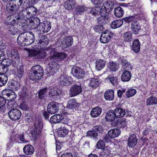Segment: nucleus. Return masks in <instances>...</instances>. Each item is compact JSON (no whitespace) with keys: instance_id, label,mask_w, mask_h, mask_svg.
Listing matches in <instances>:
<instances>
[{"instance_id":"obj_14","label":"nucleus","mask_w":157,"mask_h":157,"mask_svg":"<svg viewBox=\"0 0 157 157\" xmlns=\"http://www.w3.org/2000/svg\"><path fill=\"white\" fill-rule=\"evenodd\" d=\"M8 115L11 119L16 121L20 119L21 113L19 109H12L8 112Z\"/></svg>"},{"instance_id":"obj_44","label":"nucleus","mask_w":157,"mask_h":157,"mask_svg":"<svg viewBox=\"0 0 157 157\" xmlns=\"http://www.w3.org/2000/svg\"><path fill=\"white\" fill-rule=\"evenodd\" d=\"M20 98L23 100L27 98L28 96V92L27 88L26 87H23L21 91L19 93Z\"/></svg>"},{"instance_id":"obj_60","label":"nucleus","mask_w":157,"mask_h":157,"mask_svg":"<svg viewBox=\"0 0 157 157\" xmlns=\"http://www.w3.org/2000/svg\"><path fill=\"white\" fill-rule=\"evenodd\" d=\"M29 9L28 10L30 11L31 13V14L33 15H35L37 12V9L33 6H31L28 7Z\"/></svg>"},{"instance_id":"obj_16","label":"nucleus","mask_w":157,"mask_h":157,"mask_svg":"<svg viewBox=\"0 0 157 157\" xmlns=\"http://www.w3.org/2000/svg\"><path fill=\"white\" fill-rule=\"evenodd\" d=\"M89 13L94 16L104 15L105 14V10H103V7L94 6L92 8Z\"/></svg>"},{"instance_id":"obj_34","label":"nucleus","mask_w":157,"mask_h":157,"mask_svg":"<svg viewBox=\"0 0 157 157\" xmlns=\"http://www.w3.org/2000/svg\"><path fill=\"white\" fill-rule=\"evenodd\" d=\"M69 131L65 127L61 126L58 128L57 135L59 137H64L68 133Z\"/></svg>"},{"instance_id":"obj_8","label":"nucleus","mask_w":157,"mask_h":157,"mask_svg":"<svg viewBox=\"0 0 157 157\" xmlns=\"http://www.w3.org/2000/svg\"><path fill=\"white\" fill-rule=\"evenodd\" d=\"M82 86L80 83L75 84L71 86L69 91L71 97H74L80 94L82 91Z\"/></svg>"},{"instance_id":"obj_53","label":"nucleus","mask_w":157,"mask_h":157,"mask_svg":"<svg viewBox=\"0 0 157 157\" xmlns=\"http://www.w3.org/2000/svg\"><path fill=\"white\" fill-rule=\"evenodd\" d=\"M108 79H109L111 83L114 86H117V78L112 75H110L108 77Z\"/></svg>"},{"instance_id":"obj_46","label":"nucleus","mask_w":157,"mask_h":157,"mask_svg":"<svg viewBox=\"0 0 157 157\" xmlns=\"http://www.w3.org/2000/svg\"><path fill=\"white\" fill-rule=\"evenodd\" d=\"M74 8L75 9L74 13L77 15L82 14L85 10V8L83 6H80L76 4V7Z\"/></svg>"},{"instance_id":"obj_23","label":"nucleus","mask_w":157,"mask_h":157,"mask_svg":"<svg viewBox=\"0 0 157 157\" xmlns=\"http://www.w3.org/2000/svg\"><path fill=\"white\" fill-rule=\"evenodd\" d=\"M138 139L135 134H132L130 135L128 140V144L129 147H132L137 143Z\"/></svg>"},{"instance_id":"obj_26","label":"nucleus","mask_w":157,"mask_h":157,"mask_svg":"<svg viewBox=\"0 0 157 157\" xmlns=\"http://www.w3.org/2000/svg\"><path fill=\"white\" fill-rule=\"evenodd\" d=\"M4 94V95L7 97L6 98H7L6 100L12 101L16 98V95L15 93L13 91H11L10 90H6L3 91Z\"/></svg>"},{"instance_id":"obj_38","label":"nucleus","mask_w":157,"mask_h":157,"mask_svg":"<svg viewBox=\"0 0 157 157\" xmlns=\"http://www.w3.org/2000/svg\"><path fill=\"white\" fill-rule=\"evenodd\" d=\"M6 98L0 96V113L4 114L6 112V109L5 104L6 103Z\"/></svg>"},{"instance_id":"obj_28","label":"nucleus","mask_w":157,"mask_h":157,"mask_svg":"<svg viewBox=\"0 0 157 157\" xmlns=\"http://www.w3.org/2000/svg\"><path fill=\"white\" fill-rule=\"evenodd\" d=\"M116 117H117V116L115 115V113L114 110H109L106 113L105 116V119L106 121L108 122L113 121Z\"/></svg>"},{"instance_id":"obj_19","label":"nucleus","mask_w":157,"mask_h":157,"mask_svg":"<svg viewBox=\"0 0 157 157\" xmlns=\"http://www.w3.org/2000/svg\"><path fill=\"white\" fill-rule=\"evenodd\" d=\"M1 64L4 66L9 67L12 65V67L14 68L17 67L18 66V62L15 60H12L9 58H5L1 62Z\"/></svg>"},{"instance_id":"obj_22","label":"nucleus","mask_w":157,"mask_h":157,"mask_svg":"<svg viewBox=\"0 0 157 157\" xmlns=\"http://www.w3.org/2000/svg\"><path fill=\"white\" fill-rule=\"evenodd\" d=\"M49 89L48 87H46L40 90L37 93L39 98L41 100H45L47 98Z\"/></svg>"},{"instance_id":"obj_15","label":"nucleus","mask_w":157,"mask_h":157,"mask_svg":"<svg viewBox=\"0 0 157 157\" xmlns=\"http://www.w3.org/2000/svg\"><path fill=\"white\" fill-rule=\"evenodd\" d=\"M59 107L58 103L56 102L50 103L47 105V110L51 114L57 113L59 111Z\"/></svg>"},{"instance_id":"obj_21","label":"nucleus","mask_w":157,"mask_h":157,"mask_svg":"<svg viewBox=\"0 0 157 157\" xmlns=\"http://www.w3.org/2000/svg\"><path fill=\"white\" fill-rule=\"evenodd\" d=\"M131 29L132 33L135 34H137L141 30L140 25L139 22L135 20L133 21L131 24Z\"/></svg>"},{"instance_id":"obj_55","label":"nucleus","mask_w":157,"mask_h":157,"mask_svg":"<svg viewBox=\"0 0 157 157\" xmlns=\"http://www.w3.org/2000/svg\"><path fill=\"white\" fill-rule=\"evenodd\" d=\"M108 66L110 70L111 71H115L117 69V65L114 62H109Z\"/></svg>"},{"instance_id":"obj_25","label":"nucleus","mask_w":157,"mask_h":157,"mask_svg":"<svg viewBox=\"0 0 157 157\" xmlns=\"http://www.w3.org/2000/svg\"><path fill=\"white\" fill-rule=\"evenodd\" d=\"M76 3L74 0H67L64 4V7L68 10H72L76 6Z\"/></svg>"},{"instance_id":"obj_35","label":"nucleus","mask_w":157,"mask_h":157,"mask_svg":"<svg viewBox=\"0 0 157 157\" xmlns=\"http://www.w3.org/2000/svg\"><path fill=\"white\" fill-rule=\"evenodd\" d=\"M102 109L98 106L93 108L90 113L92 117L95 118L100 116L101 113Z\"/></svg>"},{"instance_id":"obj_42","label":"nucleus","mask_w":157,"mask_h":157,"mask_svg":"<svg viewBox=\"0 0 157 157\" xmlns=\"http://www.w3.org/2000/svg\"><path fill=\"white\" fill-rule=\"evenodd\" d=\"M104 97L106 100H112L114 98V91L113 90H109L105 91Z\"/></svg>"},{"instance_id":"obj_3","label":"nucleus","mask_w":157,"mask_h":157,"mask_svg":"<svg viewBox=\"0 0 157 157\" xmlns=\"http://www.w3.org/2000/svg\"><path fill=\"white\" fill-rule=\"evenodd\" d=\"M44 75V70L42 67L40 65H36L33 67L29 73V79L36 81L41 79Z\"/></svg>"},{"instance_id":"obj_58","label":"nucleus","mask_w":157,"mask_h":157,"mask_svg":"<svg viewBox=\"0 0 157 157\" xmlns=\"http://www.w3.org/2000/svg\"><path fill=\"white\" fill-rule=\"evenodd\" d=\"M113 33L109 30H106L102 33L101 35H104V36L108 37L110 39L113 36Z\"/></svg>"},{"instance_id":"obj_20","label":"nucleus","mask_w":157,"mask_h":157,"mask_svg":"<svg viewBox=\"0 0 157 157\" xmlns=\"http://www.w3.org/2000/svg\"><path fill=\"white\" fill-rule=\"evenodd\" d=\"M120 60L121 63L122 65V70H126L127 71H129L132 69V67L130 63L128 62L125 57L123 56L120 59Z\"/></svg>"},{"instance_id":"obj_43","label":"nucleus","mask_w":157,"mask_h":157,"mask_svg":"<svg viewBox=\"0 0 157 157\" xmlns=\"http://www.w3.org/2000/svg\"><path fill=\"white\" fill-rule=\"evenodd\" d=\"M105 62L103 59H98L96 62V68L98 71H100L105 66Z\"/></svg>"},{"instance_id":"obj_33","label":"nucleus","mask_w":157,"mask_h":157,"mask_svg":"<svg viewBox=\"0 0 157 157\" xmlns=\"http://www.w3.org/2000/svg\"><path fill=\"white\" fill-rule=\"evenodd\" d=\"M29 22L30 25L33 26L36 31L38 29V27L41 24L40 19L37 17L32 18L30 20Z\"/></svg>"},{"instance_id":"obj_10","label":"nucleus","mask_w":157,"mask_h":157,"mask_svg":"<svg viewBox=\"0 0 157 157\" xmlns=\"http://www.w3.org/2000/svg\"><path fill=\"white\" fill-rule=\"evenodd\" d=\"M58 42L59 43V45L62 48H66L72 45L73 39L72 36H66L63 39L59 40Z\"/></svg>"},{"instance_id":"obj_6","label":"nucleus","mask_w":157,"mask_h":157,"mask_svg":"<svg viewBox=\"0 0 157 157\" xmlns=\"http://www.w3.org/2000/svg\"><path fill=\"white\" fill-rule=\"evenodd\" d=\"M49 91L48 95L49 97L53 100L57 101L59 100L60 96L63 94V91L61 89H57L54 87L48 86Z\"/></svg>"},{"instance_id":"obj_40","label":"nucleus","mask_w":157,"mask_h":157,"mask_svg":"<svg viewBox=\"0 0 157 157\" xmlns=\"http://www.w3.org/2000/svg\"><path fill=\"white\" fill-rule=\"evenodd\" d=\"M117 118H120L125 115L126 113L124 109L119 107H117L114 110Z\"/></svg>"},{"instance_id":"obj_50","label":"nucleus","mask_w":157,"mask_h":157,"mask_svg":"<svg viewBox=\"0 0 157 157\" xmlns=\"http://www.w3.org/2000/svg\"><path fill=\"white\" fill-rule=\"evenodd\" d=\"M132 33L130 31L125 33L123 36L124 40L127 42H131L132 40Z\"/></svg>"},{"instance_id":"obj_51","label":"nucleus","mask_w":157,"mask_h":157,"mask_svg":"<svg viewBox=\"0 0 157 157\" xmlns=\"http://www.w3.org/2000/svg\"><path fill=\"white\" fill-rule=\"evenodd\" d=\"M7 76L4 75L0 74V87L4 86L8 80Z\"/></svg>"},{"instance_id":"obj_7","label":"nucleus","mask_w":157,"mask_h":157,"mask_svg":"<svg viewBox=\"0 0 157 157\" xmlns=\"http://www.w3.org/2000/svg\"><path fill=\"white\" fill-rule=\"evenodd\" d=\"M28 52L29 56L36 58L38 60L45 58L47 55L45 51L42 49L31 50Z\"/></svg>"},{"instance_id":"obj_18","label":"nucleus","mask_w":157,"mask_h":157,"mask_svg":"<svg viewBox=\"0 0 157 157\" xmlns=\"http://www.w3.org/2000/svg\"><path fill=\"white\" fill-rule=\"evenodd\" d=\"M6 54L8 57H11L12 59L19 60L20 59L19 53L15 49L7 50Z\"/></svg>"},{"instance_id":"obj_61","label":"nucleus","mask_w":157,"mask_h":157,"mask_svg":"<svg viewBox=\"0 0 157 157\" xmlns=\"http://www.w3.org/2000/svg\"><path fill=\"white\" fill-rule=\"evenodd\" d=\"M136 90L134 89H131L126 92V95L128 98H129L134 95L136 93Z\"/></svg>"},{"instance_id":"obj_17","label":"nucleus","mask_w":157,"mask_h":157,"mask_svg":"<svg viewBox=\"0 0 157 157\" xmlns=\"http://www.w3.org/2000/svg\"><path fill=\"white\" fill-rule=\"evenodd\" d=\"M114 3L112 1L109 0L105 2L102 6L103 10H105V14H106V13L109 14V13L114 8Z\"/></svg>"},{"instance_id":"obj_1","label":"nucleus","mask_w":157,"mask_h":157,"mask_svg":"<svg viewBox=\"0 0 157 157\" xmlns=\"http://www.w3.org/2000/svg\"><path fill=\"white\" fill-rule=\"evenodd\" d=\"M35 40L34 35L31 31H25L20 33L17 38L18 43L22 46L30 45Z\"/></svg>"},{"instance_id":"obj_63","label":"nucleus","mask_w":157,"mask_h":157,"mask_svg":"<svg viewBox=\"0 0 157 157\" xmlns=\"http://www.w3.org/2000/svg\"><path fill=\"white\" fill-rule=\"evenodd\" d=\"M92 129L94 130L96 132H97L99 133H102L103 131L102 127L100 125L94 126L93 127Z\"/></svg>"},{"instance_id":"obj_62","label":"nucleus","mask_w":157,"mask_h":157,"mask_svg":"<svg viewBox=\"0 0 157 157\" xmlns=\"http://www.w3.org/2000/svg\"><path fill=\"white\" fill-rule=\"evenodd\" d=\"M9 31L10 33L13 35H15L17 32L18 29L14 25H11L9 28Z\"/></svg>"},{"instance_id":"obj_12","label":"nucleus","mask_w":157,"mask_h":157,"mask_svg":"<svg viewBox=\"0 0 157 157\" xmlns=\"http://www.w3.org/2000/svg\"><path fill=\"white\" fill-rule=\"evenodd\" d=\"M71 73L76 78L82 79L84 77L85 71L81 68L75 66L71 69Z\"/></svg>"},{"instance_id":"obj_29","label":"nucleus","mask_w":157,"mask_h":157,"mask_svg":"<svg viewBox=\"0 0 157 157\" xmlns=\"http://www.w3.org/2000/svg\"><path fill=\"white\" fill-rule=\"evenodd\" d=\"M108 13H106L104 15H101V16L98 17L97 19V22L98 24L100 25H103L108 23L109 22V19L108 17H106L108 15Z\"/></svg>"},{"instance_id":"obj_49","label":"nucleus","mask_w":157,"mask_h":157,"mask_svg":"<svg viewBox=\"0 0 157 157\" xmlns=\"http://www.w3.org/2000/svg\"><path fill=\"white\" fill-rule=\"evenodd\" d=\"M86 136L94 139H97L98 133L97 132L94 130L92 129V130L89 131L87 132Z\"/></svg>"},{"instance_id":"obj_48","label":"nucleus","mask_w":157,"mask_h":157,"mask_svg":"<svg viewBox=\"0 0 157 157\" xmlns=\"http://www.w3.org/2000/svg\"><path fill=\"white\" fill-rule=\"evenodd\" d=\"M147 105H153L157 104V98L154 96L150 97L146 100Z\"/></svg>"},{"instance_id":"obj_11","label":"nucleus","mask_w":157,"mask_h":157,"mask_svg":"<svg viewBox=\"0 0 157 157\" xmlns=\"http://www.w3.org/2000/svg\"><path fill=\"white\" fill-rule=\"evenodd\" d=\"M60 83L62 86H69L72 85L73 81L66 72H63L60 77Z\"/></svg>"},{"instance_id":"obj_31","label":"nucleus","mask_w":157,"mask_h":157,"mask_svg":"<svg viewBox=\"0 0 157 157\" xmlns=\"http://www.w3.org/2000/svg\"><path fill=\"white\" fill-rule=\"evenodd\" d=\"M112 124L114 127L119 128H124L126 126V122L122 119H118L112 122Z\"/></svg>"},{"instance_id":"obj_32","label":"nucleus","mask_w":157,"mask_h":157,"mask_svg":"<svg viewBox=\"0 0 157 157\" xmlns=\"http://www.w3.org/2000/svg\"><path fill=\"white\" fill-rule=\"evenodd\" d=\"M79 105L80 104L77 102L75 99L72 98L68 101L67 107L69 109H73L78 107Z\"/></svg>"},{"instance_id":"obj_37","label":"nucleus","mask_w":157,"mask_h":157,"mask_svg":"<svg viewBox=\"0 0 157 157\" xmlns=\"http://www.w3.org/2000/svg\"><path fill=\"white\" fill-rule=\"evenodd\" d=\"M23 150L24 153L27 155H32L34 151V147L30 144L25 145L23 148Z\"/></svg>"},{"instance_id":"obj_59","label":"nucleus","mask_w":157,"mask_h":157,"mask_svg":"<svg viewBox=\"0 0 157 157\" xmlns=\"http://www.w3.org/2000/svg\"><path fill=\"white\" fill-rule=\"evenodd\" d=\"M110 152L111 151L109 149H104L101 153V155L103 157H110Z\"/></svg>"},{"instance_id":"obj_27","label":"nucleus","mask_w":157,"mask_h":157,"mask_svg":"<svg viewBox=\"0 0 157 157\" xmlns=\"http://www.w3.org/2000/svg\"><path fill=\"white\" fill-rule=\"evenodd\" d=\"M140 43L138 39H136L133 42L131 49L135 53H137L140 50Z\"/></svg>"},{"instance_id":"obj_9","label":"nucleus","mask_w":157,"mask_h":157,"mask_svg":"<svg viewBox=\"0 0 157 157\" xmlns=\"http://www.w3.org/2000/svg\"><path fill=\"white\" fill-rule=\"evenodd\" d=\"M51 28L50 22L45 21L41 22L38 27V30H36V33L38 34H43L47 33L49 31Z\"/></svg>"},{"instance_id":"obj_64","label":"nucleus","mask_w":157,"mask_h":157,"mask_svg":"<svg viewBox=\"0 0 157 157\" xmlns=\"http://www.w3.org/2000/svg\"><path fill=\"white\" fill-rule=\"evenodd\" d=\"M18 141H20L22 143H26L29 142L27 140L25 139L23 133L18 134Z\"/></svg>"},{"instance_id":"obj_57","label":"nucleus","mask_w":157,"mask_h":157,"mask_svg":"<svg viewBox=\"0 0 157 157\" xmlns=\"http://www.w3.org/2000/svg\"><path fill=\"white\" fill-rule=\"evenodd\" d=\"M96 146L98 149H104L105 147L104 142L102 140H99L97 143Z\"/></svg>"},{"instance_id":"obj_2","label":"nucleus","mask_w":157,"mask_h":157,"mask_svg":"<svg viewBox=\"0 0 157 157\" xmlns=\"http://www.w3.org/2000/svg\"><path fill=\"white\" fill-rule=\"evenodd\" d=\"M4 2L8 1L6 5V9L10 12H14L17 11L20 8L23 3H29L31 4L34 0H2Z\"/></svg>"},{"instance_id":"obj_56","label":"nucleus","mask_w":157,"mask_h":157,"mask_svg":"<svg viewBox=\"0 0 157 157\" xmlns=\"http://www.w3.org/2000/svg\"><path fill=\"white\" fill-rule=\"evenodd\" d=\"M104 28L102 25L99 24L97 25H95L93 27V29L95 31L100 33L103 31Z\"/></svg>"},{"instance_id":"obj_45","label":"nucleus","mask_w":157,"mask_h":157,"mask_svg":"<svg viewBox=\"0 0 157 157\" xmlns=\"http://www.w3.org/2000/svg\"><path fill=\"white\" fill-rule=\"evenodd\" d=\"M114 15L118 17H122L124 14L123 9L121 6L115 8L114 9Z\"/></svg>"},{"instance_id":"obj_54","label":"nucleus","mask_w":157,"mask_h":157,"mask_svg":"<svg viewBox=\"0 0 157 157\" xmlns=\"http://www.w3.org/2000/svg\"><path fill=\"white\" fill-rule=\"evenodd\" d=\"M67 56L66 53L64 52H59L56 54L57 59L59 61H62L65 59Z\"/></svg>"},{"instance_id":"obj_47","label":"nucleus","mask_w":157,"mask_h":157,"mask_svg":"<svg viewBox=\"0 0 157 157\" xmlns=\"http://www.w3.org/2000/svg\"><path fill=\"white\" fill-rule=\"evenodd\" d=\"M100 80L98 78H92L90 81V86L93 88H96L100 84Z\"/></svg>"},{"instance_id":"obj_41","label":"nucleus","mask_w":157,"mask_h":157,"mask_svg":"<svg viewBox=\"0 0 157 157\" xmlns=\"http://www.w3.org/2000/svg\"><path fill=\"white\" fill-rule=\"evenodd\" d=\"M123 24L122 20H116L112 22L110 24V26L112 29H115L121 27Z\"/></svg>"},{"instance_id":"obj_13","label":"nucleus","mask_w":157,"mask_h":157,"mask_svg":"<svg viewBox=\"0 0 157 157\" xmlns=\"http://www.w3.org/2000/svg\"><path fill=\"white\" fill-rule=\"evenodd\" d=\"M49 65L48 68H47L46 69L48 75L49 76L53 75L58 71L59 66L58 64L55 62L50 63Z\"/></svg>"},{"instance_id":"obj_36","label":"nucleus","mask_w":157,"mask_h":157,"mask_svg":"<svg viewBox=\"0 0 157 157\" xmlns=\"http://www.w3.org/2000/svg\"><path fill=\"white\" fill-rule=\"evenodd\" d=\"M7 85L9 89H15L16 90H18L20 88V84L18 82L14 81H9L8 82Z\"/></svg>"},{"instance_id":"obj_30","label":"nucleus","mask_w":157,"mask_h":157,"mask_svg":"<svg viewBox=\"0 0 157 157\" xmlns=\"http://www.w3.org/2000/svg\"><path fill=\"white\" fill-rule=\"evenodd\" d=\"M39 41L38 44H40V47L46 46L48 44L49 40L46 36L40 35L39 36Z\"/></svg>"},{"instance_id":"obj_5","label":"nucleus","mask_w":157,"mask_h":157,"mask_svg":"<svg viewBox=\"0 0 157 157\" xmlns=\"http://www.w3.org/2000/svg\"><path fill=\"white\" fill-rule=\"evenodd\" d=\"M17 10L14 12H10V13H13V17L14 19L13 21L17 23V24L18 23L19 24V25H22L21 27L24 26L23 24L25 23V22L27 21V16L25 15L24 13L23 12H24L22 10H21L19 12H17ZM10 13V12H9Z\"/></svg>"},{"instance_id":"obj_4","label":"nucleus","mask_w":157,"mask_h":157,"mask_svg":"<svg viewBox=\"0 0 157 157\" xmlns=\"http://www.w3.org/2000/svg\"><path fill=\"white\" fill-rule=\"evenodd\" d=\"M43 127V122L40 120L36 119L35 121L34 128L29 133V134L32 137V139L33 140H36L37 138L42 131Z\"/></svg>"},{"instance_id":"obj_24","label":"nucleus","mask_w":157,"mask_h":157,"mask_svg":"<svg viewBox=\"0 0 157 157\" xmlns=\"http://www.w3.org/2000/svg\"><path fill=\"white\" fill-rule=\"evenodd\" d=\"M121 78V80L123 82H128L132 77V75L130 71L127 70H122Z\"/></svg>"},{"instance_id":"obj_39","label":"nucleus","mask_w":157,"mask_h":157,"mask_svg":"<svg viewBox=\"0 0 157 157\" xmlns=\"http://www.w3.org/2000/svg\"><path fill=\"white\" fill-rule=\"evenodd\" d=\"M121 133L120 130L118 128L111 129L108 132V134L111 138H115L118 136Z\"/></svg>"},{"instance_id":"obj_52","label":"nucleus","mask_w":157,"mask_h":157,"mask_svg":"<svg viewBox=\"0 0 157 157\" xmlns=\"http://www.w3.org/2000/svg\"><path fill=\"white\" fill-rule=\"evenodd\" d=\"M24 73V66L23 65L20 66L17 69V77L19 78H21Z\"/></svg>"}]
</instances>
